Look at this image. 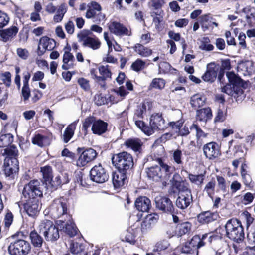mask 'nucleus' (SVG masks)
Listing matches in <instances>:
<instances>
[{
	"label": "nucleus",
	"mask_w": 255,
	"mask_h": 255,
	"mask_svg": "<svg viewBox=\"0 0 255 255\" xmlns=\"http://www.w3.org/2000/svg\"><path fill=\"white\" fill-rule=\"evenodd\" d=\"M169 37L175 41H181V44L183 49V52L186 49L187 45L186 44L185 40L182 38H181V35L179 33H175L173 31H169L168 32Z\"/></svg>",
	"instance_id": "obj_49"
},
{
	"label": "nucleus",
	"mask_w": 255,
	"mask_h": 255,
	"mask_svg": "<svg viewBox=\"0 0 255 255\" xmlns=\"http://www.w3.org/2000/svg\"><path fill=\"white\" fill-rule=\"evenodd\" d=\"M3 155L6 156L5 159L14 160L18 156V150L15 145L11 144L4 149Z\"/></svg>",
	"instance_id": "obj_35"
},
{
	"label": "nucleus",
	"mask_w": 255,
	"mask_h": 255,
	"mask_svg": "<svg viewBox=\"0 0 255 255\" xmlns=\"http://www.w3.org/2000/svg\"><path fill=\"white\" fill-rule=\"evenodd\" d=\"M191 131L195 130L196 137L197 140H200L201 138L207 137L208 133L204 132L200 126L196 123H193L189 127Z\"/></svg>",
	"instance_id": "obj_48"
},
{
	"label": "nucleus",
	"mask_w": 255,
	"mask_h": 255,
	"mask_svg": "<svg viewBox=\"0 0 255 255\" xmlns=\"http://www.w3.org/2000/svg\"><path fill=\"white\" fill-rule=\"evenodd\" d=\"M128 172L117 170L113 172L112 177L113 184L115 188H119L123 186L128 182Z\"/></svg>",
	"instance_id": "obj_17"
},
{
	"label": "nucleus",
	"mask_w": 255,
	"mask_h": 255,
	"mask_svg": "<svg viewBox=\"0 0 255 255\" xmlns=\"http://www.w3.org/2000/svg\"><path fill=\"white\" fill-rule=\"evenodd\" d=\"M78 120L71 123L66 128L62 139L64 143H67L73 137Z\"/></svg>",
	"instance_id": "obj_28"
},
{
	"label": "nucleus",
	"mask_w": 255,
	"mask_h": 255,
	"mask_svg": "<svg viewBox=\"0 0 255 255\" xmlns=\"http://www.w3.org/2000/svg\"><path fill=\"white\" fill-rule=\"evenodd\" d=\"M184 123L183 119H180L176 121L170 122L168 123V127L171 129L172 134H176L178 136L180 129L183 127Z\"/></svg>",
	"instance_id": "obj_39"
},
{
	"label": "nucleus",
	"mask_w": 255,
	"mask_h": 255,
	"mask_svg": "<svg viewBox=\"0 0 255 255\" xmlns=\"http://www.w3.org/2000/svg\"><path fill=\"white\" fill-rule=\"evenodd\" d=\"M108 28L110 31L116 35H130L128 34V29L119 22H111L108 26Z\"/></svg>",
	"instance_id": "obj_23"
},
{
	"label": "nucleus",
	"mask_w": 255,
	"mask_h": 255,
	"mask_svg": "<svg viewBox=\"0 0 255 255\" xmlns=\"http://www.w3.org/2000/svg\"><path fill=\"white\" fill-rule=\"evenodd\" d=\"M192 201V195L187 194V196H179L176 201L177 207H188Z\"/></svg>",
	"instance_id": "obj_40"
},
{
	"label": "nucleus",
	"mask_w": 255,
	"mask_h": 255,
	"mask_svg": "<svg viewBox=\"0 0 255 255\" xmlns=\"http://www.w3.org/2000/svg\"><path fill=\"white\" fill-rule=\"evenodd\" d=\"M216 238V236L211 235L208 234H205L201 238L199 235H195L189 242V244L192 246V249L197 250L199 248L203 247L206 244L207 241L211 243L213 239Z\"/></svg>",
	"instance_id": "obj_16"
},
{
	"label": "nucleus",
	"mask_w": 255,
	"mask_h": 255,
	"mask_svg": "<svg viewBox=\"0 0 255 255\" xmlns=\"http://www.w3.org/2000/svg\"><path fill=\"white\" fill-rule=\"evenodd\" d=\"M242 181L246 187L252 189L254 186V182L252 180L251 175L248 172L241 173Z\"/></svg>",
	"instance_id": "obj_52"
},
{
	"label": "nucleus",
	"mask_w": 255,
	"mask_h": 255,
	"mask_svg": "<svg viewBox=\"0 0 255 255\" xmlns=\"http://www.w3.org/2000/svg\"><path fill=\"white\" fill-rule=\"evenodd\" d=\"M67 12V7L65 3L61 4L58 7L57 13L53 17V21L55 23L60 22Z\"/></svg>",
	"instance_id": "obj_43"
},
{
	"label": "nucleus",
	"mask_w": 255,
	"mask_h": 255,
	"mask_svg": "<svg viewBox=\"0 0 255 255\" xmlns=\"http://www.w3.org/2000/svg\"><path fill=\"white\" fill-rule=\"evenodd\" d=\"M216 65L218 66L219 71L225 72L226 70H229L231 68V62L229 59H222L221 61V65L217 64Z\"/></svg>",
	"instance_id": "obj_63"
},
{
	"label": "nucleus",
	"mask_w": 255,
	"mask_h": 255,
	"mask_svg": "<svg viewBox=\"0 0 255 255\" xmlns=\"http://www.w3.org/2000/svg\"><path fill=\"white\" fill-rule=\"evenodd\" d=\"M56 46V41L47 36H42L39 39L38 46L37 49L38 56H42L46 50L52 51Z\"/></svg>",
	"instance_id": "obj_12"
},
{
	"label": "nucleus",
	"mask_w": 255,
	"mask_h": 255,
	"mask_svg": "<svg viewBox=\"0 0 255 255\" xmlns=\"http://www.w3.org/2000/svg\"><path fill=\"white\" fill-rule=\"evenodd\" d=\"M146 170L147 176L149 179L153 181L159 182L163 179V173L159 166H153L146 168Z\"/></svg>",
	"instance_id": "obj_22"
},
{
	"label": "nucleus",
	"mask_w": 255,
	"mask_h": 255,
	"mask_svg": "<svg viewBox=\"0 0 255 255\" xmlns=\"http://www.w3.org/2000/svg\"><path fill=\"white\" fill-rule=\"evenodd\" d=\"M135 207H151L150 200L146 196H140L134 202Z\"/></svg>",
	"instance_id": "obj_44"
},
{
	"label": "nucleus",
	"mask_w": 255,
	"mask_h": 255,
	"mask_svg": "<svg viewBox=\"0 0 255 255\" xmlns=\"http://www.w3.org/2000/svg\"><path fill=\"white\" fill-rule=\"evenodd\" d=\"M18 30V28L16 26H12L5 29L0 30L1 40L4 42H7L11 40L17 35Z\"/></svg>",
	"instance_id": "obj_25"
},
{
	"label": "nucleus",
	"mask_w": 255,
	"mask_h": 255,
	"mask_svg": "<svg viewBox=\"0 0 255 255\" xmlns=\"http://www.w3.org/2000/svg\"><path fill=\"white\" fill-rule=\"evenodd\" d=\"M112 165L117 170L129 172L134 166L133 157L127 151L114 153L111 157Z\"/></svg>",
	"instance_id": "obj_4"
},
{
	"label": "nucleus",
	"mask_w": 255,
	"mask_h": 255,
	"mask_svg": "<svg viewBox=\"0 0 255 255\" xmlns=\"http://www.w3.org/2000/svg\"><path fill=\"white\" fill-rule=\"evenodd\" d=\"M206 98L204 94L196 93L192 95L190 98V103L191 107L195 110L202 107L206 103Z\"/></svg>",
	"instance_id": "obj_27"
},
{
	"label": "nucleus",
	"mask_w": 255,
	"mask_h": 255,
	"mask_svg": "<svg viewBox=\"0 0 255 255\" xmlns=\"http://www.w3.org/2000/svg\"><path fill=\"white\" fill-rule=\"evenodd\" d=\"M77 83L80 88L84 91H89L91 89L90 81L85 78L80 77L78 78Z\"/></svg>",
	"instance_id": "obj_60"
},
{
	"label": "nucleus",
	"mask_w": 255,
	"mask_h": 255,
	"mask_svg": "<svg viewBox=\"0 0 255 255\" xmlns=\"http://www.w3.org/2000/svg\"><path fill=\"white\" fill-rule=\"evenodd\" d=\"M156 207H173L172 202L167 197L161 196L155 198Z\"/></svg>",
	"instance_id": "obj_38"
},
{
	"label": "nucleus",
	"mask_w": 255,
	"mask_h": 255,
	"mask_svg": "<svg viewBox=\"0 0 255 255\" xmlns=\"http://www.w3.org/2000/svg\"><path fill=\"white\" fill-rule=\"evenodd\" d=\"M210 40L209 37H203V41L199 47L200 49L207 51H212L214 49V47L212 44H210Z\"/></svg>",
	"instance_id": "obj_58"
},
{
	"label": "nucleus",
	"mask_w": 255,
	"mask_h": 255,
	"mask_svg": "<svg viewBox=\"0 0 255 255\" xmlns=\"http://www.w3.org/2000/svg\"><path fill=\"white\" fill-rule=\"evenodd\" d=\"M2 80L5 86L9 88L11 83V74L10 72L6 71L1 74Z\"/></svg>",
	"instance_id": "obj_64"
},
{
	"label": "nucleus",
	"mask_w": 255,
	"mask_h": 255,
	"mask_svg": "<svg viewBox=\"0 0 255 255\" xmlns=\"http://www.w3.org/2000/svg\"><path fill=\"white\" fill-rule=\"evenodd\" d=\"M203 154L209 160H214L221 154L220 147L215 141H211L203 146Z\"/></svg>",
	"instance_id": "obj_11"
},
{
	"label": "nucleus",
	"mask_w": 255,
	"mask_h": 255,
	"mask_svg": "<svg viewBox=\"0 0 255 255\" xmlns=\"http://www.w3.org/2000/svg\"><path fill=\"white\" fill-rule=\"evenodd\" d=\"M205 173L194 175L192 173H188V178L190 181L193 183L199 186H201L203 184L205 180Z\"/></svg>",
	"instance_id": "obj_45"
},
{
	"label": "nucleus",
	"mask_w": 255,
	"mask_h": 255,
	"mask_svg": "<svg viewBox=\"0 0 255 255\" xmlns=\"http://www.w3.org/2000/svg\"><path fill=\"white\" fill-rule=\"evenodd\" d=\"M227 118V112H224L222 109L218 108L214 119V123H222L224 122Z\"/></svg>",
	"instance_id": "obj_56"
},
{
	"label": "nucleus",
	"mask_w": 255,
	"mask_h": 255,
	"mask_svg": "<svg viewBox=\"0 0 255 255\" xmlns=\"http://www.w3.org/2000/svg\"><path fill=\"white\" fill-rule=\"evenodd\" d=\"M31 250L29 243L24 240L18 239L10 243L8 251L11 255H26Z\"/></svg>",
	"instance_id": "obj_8"
},
{
	"label": "nucleus",
	"mask_w": 255,
	"mask_h": 255,
	"mask_svg": "<svg viewBox=\"0 0 255 255\" xmlns=\"http://www.w3.org/2000/svg\"><path fill=\"white\" fill-rule=\"evenodd\" d=\"M91 32L88 30H83L80 31L77 35L79 42H83V46L88 47L93 50H97L101 46V42L97 37L89 36Z\"/></svg>",
	"instance_id": "obj_10"
},
{
	"label": "nucleus",
	"mask_w": 255,
	"mask_h": 255,
	"mask_svg": "<svg viewBox=\"0 0 255 255\" xmlns=\"http://www.w3.org/2000/svg\"><path fill=\"white\" fill-rule=\"evenodd\" d=\"M51 142V139L49 136L43 135L40 133L35 134L32 138V143L40 147L49 146Z\"/></svg>",
	"instance_id": "obj_30"
},
{
	"label": "nucleus",
	"mask_w": 255,
	"mask_h": 255,
	"mask_svg": "<svg viewBox=\"0 0 255 255\" xmlns=\"http://www.w3.org/2000/svg\"><path fill=\"white\" fill-rule=\"evenodd\" d=\"M212 117V112L210 107L196 110V119L199 121L206 122L211 119Z\"/></svg>",
	"instance_id": "obj_29"
},
{
	"label": "nucleus",
	"mask_w": 255,
	"mask_h": 255,
	"mask_svg": "<svg viewBox=\"0 0 255 255\" xmlns=\"http://www.w3.org/2000/svg\"><path fill=\"white\" fill-rule=\"evenodd\" d=\"M40 172L42 175V183L48 189L53 179V171L51 166L46 165L40 168Z\"/></svg>",
	"instance_id": "obj_26"
},
{
	"label": "nucleus",
	"mask_w": 255,
	"mask_h": 255,
	"mask_svg": "<svg viewBox=\"0 0 255 255\" xmlns=\"http://www.w3.org/2000/svg\"><path fill=\"white\" fill-rule=\"evenodd\" d=\"M38 229L47 241L54 242L59 238L58 228L49 220L41 221Z\"/></svg>",
	"instance_id": "obj_6"
},
{
	"label": "nucleus",
	"mask_w": 255,
	"mask_h": 255,
	"mask_svg": "<svg viewBox=\"0 0 255 255\" xmlns=\"http://www.w3.org/2000/svg\"><path fill=\"white\" fill-rule=\"evenodd\" d=\"M75 59L73 54L69 51H65L63 56V64L62 68L64 70H68L73 67Z\"/></svg>",
	"instance_id": "obj_34"
},
{
	"label": "nucleus",
	"mask_w": 255,
	"mask_h": 255,
	"mask_svg": "<svg viewBox=\"0 0 255 255\" xmlns=\"http://www.w3.org/2000/svg\"><path fill=\"white\" fill-rule=\"evenodd\" d=\"M248 150V147L246 146L244 143L237 142L234 146V155L235 156L236 154L239 153H242L243 155H245L246 154Z\"/></svg>",
	"instance_id": "obj_57"
},
{
	"label": "nucleus",
	"mask_w": 255,
	"mask_h": 255,
	"mask_svg": "<svg viewBox=\"0 0 255 255\" xmlns=\"http://www.w3.org/2000/svg\"><path fill=\"white\" fill-rule=\"evenodd\" d=\"M132 48L136 53L142 57H148L153 53V51L151 49L145 46L143 44L141 43L135 44L132 47Z\"/></svg>",
	"instance_id": "obj_31"
},
{
	"label": "nucleus",
	"mask_w": 255,
	"mask_h": 255,
	"mask_svg": "<svg viewBox=\"0 0 255 255\" xmlns=\"http://www.w3.org/2000/svg\"><path fill=\"white\" fill-rule=\"evenodd\" d=\"M118 122L121 127H124L127 123L128 122V112L124 111L117 115Z\"/></svg>",
	"instance_id": "obj_61"
},
{
	"label": "nucleus",
	"mask_w": 255,
	"mask_h": 255,
	"mask_svg": "<svg viewBox=\"0 0 255 255\" xmlns=\"http://www.w3.org/2000/svg\"><path fill=\"white\" fill-rule=\"evenodd\" d=\"M176 176H179V175L177 173H176L174 175L172 185V189L174 190L173 192L176 193L180 192H188L190 194L191 191L189 188V183L187 181L186 179L181 180V181L174 180V178Z\"/></svg>",
	"instance_id": "obj_18"
},
{
	"label": "nucleus",
	"mask_w": 255,
	"mask_h": 255,
	"mask_svg": "<svg viewBox=\"0 0 255 255\" xmlns=\"http://www.w3.org/2000/svg\"><path fill=\"white\" fill-rule=\"evenodd\" d=\"M68 205V199L64 197H61L54 199L51 206L53 207H67Z\"/></svg>",
	"instance_id": "obj_53"
},
{
	"label": "nucleus",
	"mask_w": 255,
	"mask_h": 255,
	"mask_svg": "<svg viewBox=\"0 0 255 255\" xmlns=\"http://www.w3.org/2000/svg\"><path fill=\"white\" fill-rule=\"evenodd\" d=\"M136 126L147 135H152L155 130H160L165 127V120L162 113H154L150 117L149 126L144 121H136Z\"/></svg>",
	"instance_id": "obj_3"
},
{
	"label": "nucleus",
	"mask_w": 255,
	"mask_h": 255,
	"mask_svg": "<svg viewBox=\"0 0 255 255\" xmlns=\"http://www.w3.org/2000/svg\"><path fill=\"white\" fill-rule=\"evenodd\" d=\"M165 80L163 78H154L148 87V90H151L153 88L162 90L165 87Z\"/></svg>",
	"instance_id": "obj_46"
},
{
	"label": "nucleus",
	"mask_w": 255,
	"mask_h": 255,
	"mask_svg": "<svg viewBox=\"0 0 255 255\" xmlns=\"http://www.w3.org/2000/svg\"><path fill=\"white\" fill-rule=\"evenodd\" d=\"M40 182L34 179L23 186L22 191L24 207L41 206V199L43 197V187Z\"/></svg>",
	"instance_id": "obj_1"
},
{
	"label": "nucleus",
	"mask_w": 255,
	"mask_h": 255,
	"mask_svg": "<svg viewBox=\"0 0 255 255\" xmlns=\"http://www.w3.org/2000/svg\"><path fill=\"white\" fill-rule=\"evenodd\" d=\"M96 118L93 116H90L86 118L83 122L82 130L84 132V136H86L88 133V129L91 124L95 122Z\"/></svg>",
	"instance_id": "obj_50"
},
{
	"label": "nucleus",
	"mask_w": 255,
	"mask_h": 255,
	"mask_svg": "<svg viewBox=\"0 0 255 255\" xmlns=\"http://www.w3.org/2000/svg\"><path fill=\"white\" fill-rule=\"evenodd\" d=\"M219 215L216 212L205 211L198 215V219L201 222L208 223L217 220Z\"/></svg>",
	"instance_id": "obj_33"
},
{
	"label": "nucleus",
	"mask_w": 255,
	"mask_h": 255,
	"mask_svg": "<svg viewBox=\"0 0 255 255\" xmlns=\"http://www.w3.org/2000/svg\"><path fill=\"white\" fill-rule=\"evenodd\" d=\"M226 235L230 239L240 243L244 239V232L241 222L236 219L228 220L225 224Z\"/></svg>",
	"instance_id": "obj_5"
},
{
	"label": "nucleus",
	"mask_w": 255,
	"mask_h": 255,
	"mask_svg": "<svg viewBox=\"0 0 255 255\" xmlns=\"http://www.w3.org/2000/svg\"><path fill=\"white\" fill-rule=\"evenodd\" d=\"M147 106L150 109L152 107V102L150 101H143L137 106L136 109L134 111V115L133 117V121L135 122L136 125V121H143L139 120V119L144 118V114H145L147 110Z\"/></svg>",
	"instance_id": "obj_19"
},
{
	"label": "nucleus",
	"mask_w": 255,
	"mask_h": 255,
	"mask_svg": "<svg viewBox=\"0 0 255 255\" xmlns=\"http://www.w3.org/2000/svg\"><path fill=\"white\" fill-rule=\"evenodd\" d=\"M226 76L229 84L222 87V92L231 95L237 101L245 97L244 89L247 87V83L234 72H227Z\"/></svg>",
	"instance_id": "obj_2"
},
{
	"label": "nucleus",
	"mask_w": 255,
	"mask_h": 255,
	"mask_svg": "<svg viewBox=\"0 0 255 255\" xmlns=\"http://www.w3.org/2000/svg\"><path fill=\"white\" fill-rule=\"evenodd\" d=\"M90 179L97 183H103L107 181L109 175L106 169L103 167L101 164L93 167L90 171Z\"/></svg>",
	"instance_id": "obj_9"
},
{
	"label": "nucleus",
	"mask_w": 255,
	"mask_h": 255,
	"mask_svg": "<svg viewBox=\"0 0 255 255\" xmlns=\"http://www.w3.org/2000/svg\"><path fill=\"white\" fill-rule=\"evenodd\" d=\"M192 225L188 222L183 223L178 226V235L182 236L189 233L191 229Z\"/></svg>",
	"instance_id": "obj_51"
},
{
	"label": "nucleus",
	"mask_w": 255,
	"mask_h": 255,
	"mask_svg": "<svg viewBox=\"0 0 255 255\" xmlns=\"http://www.w3.org/2000/svg\"><path fill=\"white\" fill-rule=\"evenodd\" d=\"M63 178L64 179L63 180L61 179V177L60 176L58 175L56 176L54 180H52L51 183L49 185L47 189H49L51 192H52L56 190L58 186L64 184H66L69 182L67 174H65L63 175Z\"/></svg>",
	"instance_id": "obj_32"
},
{
	"label": "nucleus",
	"mask_w": 255,
	"mask_h": 255,
	"mask_svg": "<svg viewBox=\"0 0 255 255\" xmlns=\"http://www.w3.org/2000/svg\"><path fill=\"white\" fill-rule=\"evenodd\" d=\"M218 188L217 192L222 191L223 193L227 192V185L225 179L222 176L216 175Z\"/></svg>",
	"instance_id": "obj_54"
},
{
	"label": "nucleus",
	"mask_w": 255,
	"mask_h": 255,
	"mask_svg": "<svg viewBox=\"0 0 255 255\" xmlns=\"http://www.w3.org/2000/svg\"><path fill=\"white\" fill-rule=\"evenodd\" d=\"M19 162L17 159L11 160L5 159L3 171L5 175L11 179L14 178V175L19 171Z\"/></svg>",
	"instance_id": "obj_14"
},
{
	"label": "nucleus",
	"mask_w": 255,
	"mask_h": 255,
	"mask_svg": "<svg viewBox=\"0 0 255 255\" xmlns=\"http://www.w3.org/2000/svg\"><path fill=\"white\" fill-rule=\"evenodd\" d=\"M137 234V230L133 228L130 227L126 231L124 237L122 240L134 245L136 242V237Z\"/></svg>",
	"instance_id": "obj_36"
},
{
	"label": "nucleus",
	"mask_w": 255,
	"mask_h": 255,
	"mask_svg": "<svg viewBox=\"0 0 255 255\" xmlns=\"http://www.w3.org/2000/svg\"><path fill=\"white\" fill-rule=\"evenodd\" d=\"M218 66L215 62H210L207 65L206 70L201 76L202 80L209 83H213L217 79Z\"/></svg>",
	"instance_id": "obj_13"
},
{
	"label": "nucleus",
	"mask_w": 255,
	"mask_h": 255,
	"mask_svg": "<svg viewBox=\"0 0 255 255\" xmlns=\"http://www.w3.org/2000/svg\"><path fill=\"white\" fill-rule=\"evenodd\" d=\"M108 124L101 119L96 120L92 126L91 130L93 134L101 135L108 131Z\"/></svg>",
	"instance_id": "obj_24"
},
{
	"label": "nucleus",
	"mask_w": 255,
	"mask_h": 255,
	"mask_svg": "<svg viewBox=\"0 0 255 255\" xmlns=\"http://www.w3.org/2000/svg\"><path fill=\"white\" fill-rule=\"evenodd\" d=\"M145 62L142 59L138 58L131 65V68L134 71L139 72L144 68Z\"/></svg>",
	"instance_id": "obj_59"
},
{
	"label": "nucleus",
	"mask_w": 255,
	"mask_h": 255,
	"mask_svg": "<svg viewBox=\"0 0 255 255\" xmlns=\"http://www.w3.org/2000/svg\"><path fill=\"white\" fill-rule=\"evenodd\" d=\"M98 70L100 76L96 77L97 83L101 88L105 90L107 88L106 81L108 79H111L112 72L109 69V66L108 65L100 66L98 67Z\"/></svg>",
	"instance_id": "obj_15"
},
{
	"label": "nucleus",
	"mask_w": 255,
	"mask_h": 255,
	"mask_svg": "<svg viewBox=\"0 0 255 255\" xmlns=\"http://www.w3.org/2000/svg\"><path fill=\"white\" fill-rule=\"evenodd\" d=\"M30 238L33 245L36 247H41L43 242V238L35 231H32L30 234Z\"/></svg>",
	"instance_id": "obj_47"
},
{
	"label": "nucleus",
	"mask_w": 255,
	"mask_h": 255,
	"mask_svg": "<svg viewBox=\"0 0 255 255\" xmlns=\"http://www.w3.org/2000/svg\"><path fill=\"white\" fill-rule=\"evenodd\" d=\"M143 143L142 140L137 137L129 138L126 140L124 145L127 148H129L134 152L141 153Z\"/></svg>",
	"instance_id": "obj_21"
},
{
	"label": "nucleus",
	"mask_w": 255,
	"mask_h": 255,
	"mask_svg": "<svg viewBox=\"0 0 255 255\" xmlns=\"http://www.w3.org/2000/svg\"><path fill=\"white\" fill-rule=\"evenodd\" d=\"M14 136L11 133L3 134L0 136V148L6 147L13 142Z\"/></svg>",
	"instance_id": "obj_41"
},
{
	"label": "nucleus",
	"mask_w": 255,
	"mask_h": 255,
	"mask_svg": "<svg viewBox=\"0 0 255 255\" xmlns=\"http://www.w3.org/2000/svg\"><path fill=\"white\" fill-rule=\"evenodd\" d=\"M216 185V180L214 177H212L211 180L207 183L203 189V191L212 200H213V197L215 192Z\"/></svg>",
	"instance_id": "obj_37"
},
{
	"label": "nucleus",
	"mask_w": 255,
	"mask_h": 255,
	"mask_svg": "<svg viewBox=\"0 0 255 255\" xmlns=\"http://www.w3.org/2000/svg\"><path fill=\"white\" fill-rule=\"evenodd\" d=\"M57 224L61 230L70 237H73L77 233L78 229L71 221L65 223L63 221L58 220L57 221Z\"/></svg>",
	"instance_id": "obj_20"
},
{
	"label": "nucleus",
	"mask_w": 255,
	"mask_h": 255,
	"mask_svg": "<svg viewBox=\"0 0 255 255\" xmlns=\"http://www.w3.org/2000/svg\"><path fill=\"white\" fill-rule=\"evenodd\" d=\"M69 249L73 254H80L84 250V246L82 244L77 242H71Z\"/></svg>",
	"instance_id": "obj_55"
},
{
	"label": "nucleus",
	"mask_w": 255,
	"mask_h": 255,
	"mask_svg": "<svg viewBox=\"0 0 255 255\" xmlns=\"http://www.w3.org/2000/svg\"><path fill=\"white\" fill-rule=\"evenodd\" d=\"M77 152L79 157L76 160V165L80 168L83 167L94 161L98 155L96 151L92 148L78 147Z\"/></svg>",
	"instance_id": "obj_7"
},
{
	"label": "nucleus",
	"mask_w": 255,
	"mask_h": 255,
	"mask_svg": "<svg viewBox=\"0 0 255 255\" xmlns=\"http://www.w3.org/2000/svg\"><path fill=\"white\" fill-rule=\"evenodd\" d=\"M155 161L158 163L161 170H163L166 176H170L172 173L174 169V167H171L167 164L164 163L162 158L158 157L155 159Z\"/></svg>",
	"instance_id": "obj_42"
},
{
	"label": "nucleus",
	"mask_w": 255,
	"mask_h": 255,
	"mask_svg": "<svg viewBox=\"0 0 255 255\" xmlns=\"http://www.w3.org/2000/svg\"><path fill=\"white\" fill-rule=\"evenodd\" d=\"M31 171L28 170L26 171L23 174H22V176L20 179L19 183L23 187L26 184H28L30 181H31L33 179L32 176L31 175Z\"/></svg>",
	"instance_id": "obj_62"
}]
</instances>
